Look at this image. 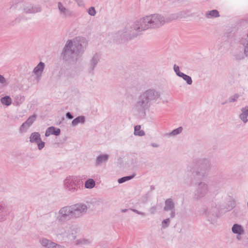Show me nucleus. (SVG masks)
Returning <instances> with one entry per match:
<instances>
[{"instance_id":"1","label":"nucleus","mask_w":248,"mask_h":248,"mask_svg":"<svg viewBox=\"0 0 248 248\" xmlns=\"http://www.w3.org/2000/svg\"><path fill=\"white\" fill-rule=\"evenodd\" d=\"M87 45L86 39L84 37H77L69 40L62 51L63 58L65 60H77L82 54Z\"/></svg>"},{"instance_id":"2","label":"nucleus","mask_w":248,"mask_h":248,"mask_svg":"<svg viewBox=\"0 0 248 248\" xmlns=\"http://www.w3.org/2000/svg\"><path fill=\"white\" fill-rule=\"evenodd\" d=\"M160 92L154 89H149L142 92L139 96L134 110L139 114L144 115L146 110L148 109L152 102H155L160 98Z\"/></svg>"},{"instance_id":"3","label":"nucleus","mask_w":248,"mask_h":248,"mask_svg":"<svg viewBox=\"0 0 248 248\" xmlns=\"http://www.w3.org/2000/svg\"><path fill=\"white\" fill-rule=\"evenodd\" d=\"M65 191L69 194H75L83 189V181L78 176L69 175L63 181Z\"/></svg>"},{"instance_id":"4","label":"nucleus","mask_w":248,"mask_h":248,"mask_svg":"<svg viewBox=\"0 0 248 248\" xmlns=\"http://www.w3.org/2000/svg\"><path fill=\"white\" fill-rule=\"evenodd\" d=\"M57 236L61 235L63 238H67L70 240H74L76 238L75 230L70 224H64L59 225L55 231Z\"/></svg>"},{"instance_id":"5","label":"nucleus","mask_w":248,"mask_h":248,"mask_svg":"<svg viewBox=\"0 0 248 248\" xmlns=\"http://www.w3.org/2000/svg\"><path fill=\"white\" fill-rule=\"evenodd\" d=\"M200 214L204 216L211 223H215L218 217L217 209L216 205L208 206L201 209Z\"/></svg>"},{"instance_id":"6","label":"nucleus","mask_w":248,"mask_h":248,"mask_svg":"<svg viewBox=\"0 0 248 248\" xmlns=\"http://www.w3.org/2000/svg\"><path fill=\"white\" fill-rule=\"evenodd\" d=\"M55 215L56 220L60 222H65L73 219L70 205L62 207Z\"/></svg>"},{"instance_id":"7","label":"nucleus","mask_w":248,"mask_h":248,"mask_svg":"<svg viewBox=\"0 0 248 248\" xmlns=\"http://www.w3.org/2000/svg\"><path fill=\"white\" fill-rule=\"evenodd\" d=\"M148 17L151 29L159 28L169 21V20L165 17L158 14L148 15Z\"/></svg>"},{"instance_id":"8","label":"nucleus","mask_w":248,"mask_h":248,"mask_svg":"<svg viewBox=\"0 0 248 248\" xmlns=\"http://www.w3.org/2000/svg\"><path fill=\"white\" fill-rule=\"evenodd\" d=\"M131 28L138 32L151 29L148 16H144L136 20L132 25Z\"/></svg>"},{"instance_id":"9","label":"nucleus","mask_w":248,"mask_h":248,"mask_svg":"<svg viewBox=\"0 0 248 248\" xmlns=\"http://www.w3.org/2000/svg\"><path fill=\"white\" fill-rule=\"evenodd\" d=\"M73 219H78L85 215L88 210V206L83 203H78L70 205Z\"/></svg>"},{"instance_id":"10","label":"nucleus","mask_w":248,"mask_h":248,"mask_svg":"<svg viewBox=\"0 0 248 248\" xmlns=\"http://www.w3.org/2000/svg\"><path fill=\"white\" fill-rule=\"evenodd\" d=\"M209 192L208 185L205 182H200L194 192V198L200 200L205 197Z\"/></svg>"},{"instance_id":"11","label":"nucleus","mask_w":248,"mask_h":248,"mask_svg":"<svg viewBox=\"0 0 248 248\" xmlns=\"http://www.w3.org/2000/svg\"><path fill=\"white\" fill-rule=\"evenodd\" d=\"M30 141L31 143H36L39 150H41L45 146V142L42 140L41 135L39 132H32L30 137Z\"/></svg>"},{"instance_id":"12","label":"nucleus","mask_w":248,"mask_h":248,"mask_svg":"<svg viewBox=\"0 0 248 248\" xmlns=\"http://www.w3.org/2000/svg\"><path fill=\"white\" fill-rule=\"evenodd\" d=\"M175 207V203L172 199L168 198L165 200L163 209L165 211H170V217L171 218H174L176 216Z\"/></svg>"},{"instance_id":"13","label":"nucleus","mask_w":248,"mask_h":248,"mask_svg":"<svg viewBox=\"0 0 248 248\" xmlns=\"http://www.w3.org/2000/svg\"><path fill=\"white\" fill-rule=\"evenodd\" d=\"M36 119V115L33 114V115L29 117L27 120L24 122L19 128V132L21 134L26 133L29 128L31 126L33 123L35 122Z\"/></svg>"},{"instance_id":"14","label":"nucleus","mask_w":248,"mask_h":248,"mask_svg":"<svg viewBox=\"0 0 248 248\" xmlns=\"http://www.w3.org/2000/svg\"><path fill=\"white\" fill-rule=\"evenodd\" d=\"M39 242L44 248H65L64 246L57 244L45 237L40 238Z\"/></svg>"},{"instance_id":"15","label":"nucleus","mask_w":248,"mask_h":248,"mask_svg":"<svg viewBox=\"0 0 248 248\" xmlns=\"http://www.w3.org/2000/svg\"><path fill=\"white\" fill-rule=\"evenodd\" d=\"M41 11L39 5H33L31 3H25L23 6V11L26 14H35Z\"/></svg>"},{"instance_id":"16","label":"nucleus","mask_w":248,"mask_h":248,"mask_svg":"<svg viewBox=\"0 0 248 248\" xmlns=\"http://www.w3.org/2000/svg\"><path fill=\"white\" fill-rule=\"evenodd\" d=\"M45 67V63L41 62L34 68L33 73L35 75L36 79L37 81H39L41 79Z\"/></svg>"},{"instance_id":"17","label":"nucleus","mask_w":248,"mask_h":248,"mask_svg":"<svg viewBox=\"0 0 248 248\" xmlns=\"http://www.w3.org/2000/svg\"><path fill=\"white\" fill-rule=\"evenodd\" d=\"M232 53L234 59L238 61L243 60L247 57L244 50H242L241 47L236 48L232 51Z\"/></svg>"},{"instance_id":"18","label":"nucleus","mask_w":248,"mask_h":248,"mask_svg":"<svg viewBox=\"0 0 248 248\" xmlns=\"http://www.w3.org/2000/svg\"><path fill=\"white\" fill-rule=\"evenodd\" d=\"M109 156L107 154H100L98 155L95 161L96 166H100L105 164L108 161Z\"/></svg>"},{"instance_id":"19","label":"nucleus","mask_w":248,"mask_h":248,"mask_svg":"<svg viewBox=\"0 0 248 248\" xmlns=\"http://www.w3.org/2000/svg\"><path fill=\"white\" fill-rule=\"evenodd\" d=\"M248 105L241 108V113L239 115V118L244 123L246 124L248 122Z\"/></svg>"},{"instance_id":"20","label":"nucleus","mask_w":248,"mask_h":248,"mask_svg":"<svg viewBox=\"0 0 248 248\" xmlns=\"http://www.w3.org/2000/svg\"><path fill=\"white\" fill-rule=\"evenodd\" d=\"M58 7L60 14L63 17H66L71 16V12L68 9L66 8L61 2H58Z\"/></svg>"},{"instance_id":"21","label":"nucleus","mask_w":248,"mask_h":248,"mask_svg":"<svg viewBox=\"0 0 248 248\" xmlns=\"http://www.w3.org/2000/svg\"><path fill=\"white\" fill-rule=\"evenodd\" d=\"M240 43L243 46L246 56L248 57V33L242 37L240 40Z\"/></svg>"},{"instance_id":"22","label":"nucleus","mask_w":248,"mask_h":248,"mask_svg":"<svg viewBox=\"0 0 248 248\" xmlns=\"http://www.w3.org/2000/svg\"><path fill=\"white\" fill-rule=\"evenodd\" d=\"M61 130L59 128H56L54 126H50L47 128L45 132V136L48 137L50 135L58 136L60 135Z\"/></svg>"},{"instance_id":"23","label":"nucleus","mask_w":248,"mask_h":248,"mask_svg":"<svg viewBox=\"0 0 248 248\" xmlns=\"http://www.w3.org/2000/svg\"><path fill=\"white\" fill-rule=\"evenodd\" d=\"M100 55L99 54L95 53L94 54L92 58L90 61V68L92 70H93L94 68L96 67L97 63L100 61Z\"/></svg>"},{"instance_id":"24","label":"nucleus","mask_w":248,"mask_h":248,"mask_svg":"<svg viewBox=\"0 0 248 248\" xmlns=\"http://www.w3.org/2000/svg\"><path fill=\"white\" fill-rule=\"evenodd\" d=\"M232 231L234 234H243L244 233L243 227L238 224H233L232 228Z\"/></svg>"},{"instance_id":"25","label":"nucleus","mask_w":248,"mask_h":248,"mask_svg":"<svg viewBox=\"0 0 248 248\" xmlns=\"http://www.w3.org/2000/svg\"><path fill=\"white\" fill-rule=\"evenodd\" d=\"M200 169L201 170H208L211 168L210 163L207 159L200 160Z\"/></svg>"},{"instance_id":"26","label":"nucleus","mask_w":248,"mask_h":248,"mask_svg":"<svg viewBox=\"0 0 248 248\" xmlns=\"http://www.w3.org/2000/svg\"><path fill=\"white\" fill-rule=\"evenodd\" d=\"M1 104L6 107H8L12 104V99L9 95H5L0 99Z\"/></svg>"},{"instance_id":"27","label":"nucleus","mask_w":248,"mask_h":248,"mask_svg":"<svg viewBox=\"0 0 248 248\" xmlns=\"http://www.w3.org/2000/svg\"><path fill=\"white\" fill-rule=\"evenodd\" d=\"M205 16L207 18L210 19L219 17L220 15L217 10H212L206 12Z\"/></svg>"},{"instance_id":"28","label":"nucleus","mask_w":248,"mask_h":248,"mask_svg":"<svg viewBox=\"0 0 248 248\" xmlns=\"http://www.w3.org/2000/svg\"><path fill=\"white\" fill-rule=\"evenodd\" d=\"M25 100V97L21 94H16L14 97V105L15 106H19Z\"/></svg>"},{"instance_id":"29","label":"nucleus","mask_w":248,"mask_h":248,"mask_svg":"<svg viewBox=\"0 0 248 248\" xmlns=\"http://www.w3.org/2000/svg\"><path fill=\"white\" fill-rule=\"evenodd\" d=\"M183 130L182 126H180L177 128L174 129L171 132L167 134V136L169 137H174L181 134Z\"/></svg>"},{"instance_id":"30","label":"nucleus","mask_w":248,"mask_h":248,"mask_svg":"<svg viewBox=\"0 0 248 248\" xmlns=\"http://www.w3.org/2000/svg\"><path fill=\"white\" fill-rule=\"evenodd\" d=\"M85 119L83 116H79L74 119L72 122V125L76 126L79 124H83L85 123Z\"/></svg>"},{"instance_id":"31","label":"nucleus","mask_w":248,"mask_h":248,"mask_svg":"<svg viewBox=\"0 0 248 248\" xmlns=\"http://www.w3.org/2000/svg\"><path fill=\"white\" fill-rule=\"evenodd\" d=\"M95 186V182L92 178L88 179L84 183V187L87 189H92Z\"/></svg>"},{"instance_id":"32","label":"nucleus","mask_w":248,"mask_h":248,"mask_svg":"<svg viewBox=\"0 0 248 248\" xmlns=\"http://www.w3.org/2000/svg\"><path fill=\"white\" fill-rule=\"evenodd\" d=\"M134 134L135 136H143L145 135V132L143 130L141 129L140 125H137L134 127Z\"/></svg>"},{"instance_id":"33","label":"nucleus","mask_w":248,"mask_h":248,"mask_svg":"<svg viewBox=\"0 0 248 248\" xmlns=\"http://www.w3.org/2000/svg\"><path fill=\"white\" fill-rule=\"evenodd\" d=\"M90 243V241L88 239L84 238H81L77 239L76 241V245H82L88 244Z\"/></svg>"},{"instance_id":"34","label":"nucleus","mask_w":248,"mask_h":248,"mask_svg":"<svg viewBox=\"0 0 248 248\" xmlns=\"http://www.w3.org/2000/svg\"><path fill=\"white\" fill-rule=\"evenodd\" d=\"M180 77L182 78L188 85H190L192 84V80L190 76L183 73Z\"/></svg>"},{"instance_id":"35","label":"nucleus","mask_w":248,"mask_h":248,"mask_svg":"<svg viewBox=\"0 0 248 248\" xmlns=\"http://www.w3.org/2000/svg\"><path fill=\"white\" fill-rule=\"evenodd\" d=\"M116 37L118 38V40H123L126 38V36L127 35L126 32L124 31H119L116 34Z\"/></svg>"},{"instance_id":"36","label":"nucleus","mask_w":248,"mask_h":248,"mask_svg":"<svg viewBox=\"0 0 248 248\" xmlns=\"http://www.w3.org/2000/svg\"><path fill=\"white\" fill-rule=\"evenodd\" d=\"M19 7V3L16 0L13 1L10 3V10L11 11L15 10L16 9Z\"/></svg>"},{"instance_id":"37","label":"nucleus","mask_w":248,"mask_h":248,"mask_svg":"<svg viewBox=\"0 0 248 248\" xmlns=\"http://www.w3.org/2000/svg\"><path fill=\"white\" fill-rule=\"evenodd\" d=\"M134 177V175L122 177L118 179V182L119 184L123 183L127 181L130 180Z\"/></svg>"},{"instance_id":"38","label":"nucleus","mask_w":248,"mask_h":248,"mask_svg":"<svg viewBox=\"0 0 248 248\" xmlns=\"http://www.w3.org/2000/svg\"><path fill=\"white\" fill-rule=\"evenodd\" d=\"M170 223V218H167L164 219L161 222V226L163 229L167 228Z\"/></svg>"},{"instance_id":"39","label":"nucleus","mask_w":248,"mask_h":248,"mask_svg":"<svg viewBox=\"0 0 248 248\" xmlns=\"http://www.w3.org/2000/svg\"><path fill=\"white\" fill-rule=\"evenodd\" d=\"M173 70H174V72L175 73L176 75L178 77H180L182 75V74L183 73L180 72L179 66L176 64H174L173 65Z\"/></svg>"},{"instance_id":"40","label":"nucleus","mask_w":248,"mask_h":248,"mask_svg":"<svg viewBox=\"0 0 248 248\" xmlns=\"http://www.w3.org/2000/svg\"><path fill=\"white\" fill-rule=\"evenodd\" d=\"M0 84L3 86H5L8 84L7 79L1 75L0 74Z\"/></svg>"},{"instance_id":"41","label":"nucleus","mask_w":248,"mask_h":248,"mask_svg":"<svg viewBox=\"0 0 248 248\" xmlns=\"http://www.w3.org/2000/svg\"><path fill=\"white\" fill-rule=\"evenodd\" d=\"M239 95L238 94H235L233 95L230 96L229 98V102H234L237 101V99L239 98Z\"/></svg>"},{"instance_id":"42","label":"nucleus","mask_w":248,"mask_h":248,"mask_svg":"<svg viewBox=\"0 0 248 248\" xmlns=\"http://www.w3.org/2000/svg\"><path fill=\"white\" fill-rule=\"evenodd\" d=\"M88 13L91 16H94L96 14V11L93 7H90L88 10Z\"/></svg>"},{"instance_id":"43","label":"nucleus","mask_w":248,"mask_h":248,"mask_svg":"<svg viewBox=\"0 0 248 248\" xmlns=\"http://www.w3.org/2000/svg\"><path fill=\"white\" fill-rule=\"evenodd\" d=\"M157 211V206L155 205L149 209V212L151 214H154Z\"/></svg>"},{"instance_id":"44","label":"nucleus","mask_w":248,"mask_h":248,"mask_svg":"<svg viewBox=\"0 0 248 248\" xmlns=\"http://www.w3.org/2000/svg\"><path fill=\"white\" fill-rule=\"evenodd\" d=\"M131 210L133 212H135V213H137V214H139V215H141V216H145L146 215H145V214L144 213L142 212H140V211H138V210H136V209H131Z\"/></svg>"},{"instance_id":"45","label":"nucleus","mask_w":248,"mask_h":248,"mask_svg":"<svg viewBox=\"0 0 248 248\" xmlns=\"http://www.w3.org/2000/svg\"><path fill=\"white\" fill-rule=\"evenodd\" d=\"M66 117L68 119H72L73 118V116L69 112H68L66 113Z\"/></svg>"},{"instance_id":"46","label":"nucleus","mask_w":248,"mask_h":248,"mask_svg":"<svg viewBox=\"0 0 248 248\" xmlns=\"http://www.w3.org/2000/svg\"><path fill=\"white\" fill-rule=\"evenodd\" d=\"M151 145L153 147H156H156H159V145L157 143H152Z\"/></svg>"},{"instance_id":"47","label":"nucleus","mask_w":248,"mask_h":248,"mask_svg":"<svg viewBox=\"0 0 248 248\" xmlns=\"http://www.w3.org/2000/svg\"><path fill=\"white\" fill-rule=\"evenodd\" d=\"M236 234V239L238 240H241V235L242 234Z\"/></svg>"},{"instance_id":"48","label":"nucleus","mask_w":248,"mask_h":248,"mask_svg":"<svg viewBox=\"0 0 248 248\" xmlns=\"http://www.w3.org/2000/svg\"><path fill=\"white\" fill-rule=\"evenodd\" d=\"M128 210L127 209H123L121 210V212L122 213L126 212Z\"/></svg>"},{"instance_id":"49","label":"nucleus","mask_w":248,"mask_h":248,"mask_svg":"<svg viewBox=\"0 0 248 248\" xmlns=\"http://www.w3.org/2000/svg\"><path fill=\"white\" fill-rule=\"evenodd\" d=\"M195 175H200V172L198 171H196L195 172Z\"/></svg>"}]
</instances>
